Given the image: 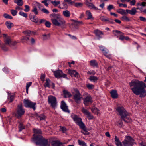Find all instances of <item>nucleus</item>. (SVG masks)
<instances>
[{
	"instance_id": "1",
	"label": "nucleus",
	"mask_w": 146,
	"mask_h": 146,
	"mask_svg": "<svg viewBox=\"0 0 146 146\" xmlns=\"http://www.w3.org/2000/svg\"><path fill=\"white\" fill-rule=\"evenodd\" d=\"M130 89L133 92L137 95H140V97H143L146 96V88L145 84L142 81L135 80L129 83Z\"/></svg>"
},
{
	"instance_id": "2",
	"label": "nucleus",
	"mask_w": 146,
	"mask_h": 146,
	"mask_svg": "<svg viewBox=\"0 0 146 146\" xmlns=\"http://www.w3.org/2000/svg\"><path fill=\"white\" fill-rule=\"evenodd\" d=\"M116 110L119 113L121 119L125 122H128L130 121V119L127 117L129 115L128 113L123 106H118Z\"/></svg>"
},
{
	"instance_id": "3",
	"label": "nucleus",
	"mask_w": 146,
	"mask_h": 146,
	"mask_svg": "<svg viewBox=\"0 0 146 146\" xmlns=\"http://www.w3.org/2000/svg\"><path fill=\"white\" fill-rule=\"evenodd\" d=\"M36 140L35 143L36 145H42V146H49L50 143L48 141V139H46L42 136H40L38 137H36Z\"/></svg>"
},
{
	"instance_id": "4",
	"label": "nucleus",
	"mask_w": 146,
	"mask_h": 146,
	"mask_svg": "<svg viewBox=\"0 0 146 146\" xmlns=\"http://www.w3.org/2000/svg\"><path fill=\"white\" fill-rule=\"evenodd\" d=\"M73 98L75 102L78 104H80L82 96L78 90L75 89L74 92L73 93Z\"/></svg>"
},
{
	"instance_id": "5",
	"label": "nucleus",
	"mask_w": 146,
	"mask_h": 146,
	"mask_svg": "<svg viewBox=\"0 0 146 146\" xmlns=\"http://www.w3.org/2000/svg\"><path fill=\"white\" fill-rule=\"evenodd\" d=\"M51 20L53 25L57 26L64 25L65 23V20L62 18L60 16L58 18H52Z\"/></svg>"
},
{
	"instance_id": "6",
	"label": "nucleus",
	"mask_w": 146,
	"mask_h": 146,
	"mask_svg": "<svg viewBox=\"0 0 146 146\" xmlns=\"http://www.w3.org/2000/svg\"><path fill=\"white\" fill-rule=\"evenodd\" d=\"M84 98L83 99V102L86 106H88L93 102L92 98L90 95L87 92H85L83 94Z\"/></svg>"
},
{
	"instance_id": "7",
	"label": "nucleus",
	"mask_w": 146,
	"mask_h": 146,
	"mask_svg": "<svg viewBox=\"0 0 146 146\" xmlns=\"http://www.w3.org/2000/svg\"><path fill=\"white\" fill-rule=\"evenodd\" d=\"M134 141V140L133 138L130 136H127L122 143L123 146H133Z\"/></svg>"
},
{
	"instance_id": "8",
	"label": "nucleus",
	"mask_w": 146,
	"mask_h": 146,
	"mask_svg": "<svg viewBox=\"0 0 146 146\" xmlns=\"http://www.w3.org/2000/svg\"><path fill=\"white\" fill-rule=\"evenodd\" d=\"M48 102L50 106L54 108L56 107L57 100L56 98L51 95L49 96L48 97Z\"/></svg>"
},
{
	"instance_id": "9",
	"label": "nucleus",
	"mask_w": 146,
	"mask_h": 146,
	"mask_svg": "<svg viewBox=\"0 0 146 146\" xmlns=\"http://www.w3.org/2000/svg\"><path fill=\"white\" fill-rule=\"evenodd\" d=\"M23 102L25 107L32 108L34 110H35L36 108L35 106L36 104V103L33 102L28 99H24Z\"/></svg>"
},
{
	"instance_id": "10",
	"label": "nucleus",
	"mask_w": 146,
	"mask_h": 146,
	"mask_svg": "<svg viewBox=\"0 0 146 146\" xmlns=\"http://www.w3.org/2000/svg\"><path fill=\"white\" fill-rule=\"evenodd\" d=\"M71 117L73 119L76 124L80 126L83 124L84 123L82 121V119L77 115L74 113H72L71 115Z\"/></svg>"
},
{
	"instance_id": "11",
	"label": "nucleus",
	"mask_w": 146,
	"mask_h": 146,
	"mask_svg": "<svg viewBox=\"0 0 146 146\" xmlns=\"http://www.w3.org/2000/svg\"><path fill=\"white\" fill-rule=\"evenodd\" d=\"M33 131L34 133L32 139L33 141L35 142L36 140V137H38L39 136H42L41 135L42 134V132L41 130L38 129H33Z\"/></svg>"
},
{
	"instance_id": "12",
	"label": "nucleus",
	"mask_w": 146,
	"mask_h": 146,
	"mask_svg": "<svg viewBox=\"0 0 146 146\" xmlns=\"http://www.w3.org/2000/svg\"><path fill=\"white\" fill-rule=\"evenodd\" d=\"M56 78L63 77L66 78L67 75L66 74H64L61 70H57L53 72Z\"/></svg>"
},
{
	"instance_id": "13",
	"label": "nucleus",
	"mask_w": 146,
	"mask_h": 146,
	"mask_svg": "<svg viewBox=\"0 0 146 146\" xmlns=\"http://www.w3.org/2000/svg\"><path fill=\"white\" fill-rule=\"evenodd\" d=\"M25 112V110L23 109L22 105H18L17 111V117L18 118L21 117L24 114Z\"/></svg>"
},
{
	"instance_id": "14",
	"label": "nucleus",
	"mask_w": 146,
	"mask_h": 146,
	"mask_svg": "<svg viewBox=\"0 0 146 146\" xmlns=\"http://www.w3.org/2000/svg\"><path fill=\"white\" fill-rule=\"evenodd\" d=\"M82 113L86 115L88 119L91 120L93 119L94 118L93 116L91 114L90 112L88 111L87 110L83 108L82 110Z\"/></svg>"
},
{
	"instance_id": "15",
	"label": "nucleus",
	"mask_w": 146,
	"mask_h": 146,
	"mask_svg": "<svg viewBox=\"0 0 146 146\" xmlns=\"http://www.w3.org/2000/svg\"><path fill=\"white\" fill-rule=\"evenodd\" d=\"M92 0H86V4L90 9L94 10H98V9L93 4L91 3L90 2Z\"/></svg>"
},
{
	"instance_id": "16",
	"label": "nucleus",
	"mask_w": 146,
	"mask_h": 146,
	"mask_svg": "<svg viewBox=\"0 0 146 146\" xmlns=\"http://www.w3.org/2000/svg\"><path fill=\"white\" fill-rule=\"evenodd\" d=\"M61 108L64 111L66 112H69L67 106L65 102L63 101H62L61 102Z\"/></svg>"
},
{
	"instance_id": "17",
	"label": "nucleus",
	"mask_w": 146,
	"mask_h": 146,
	"mask_svg": "<svg viewBox=\"0 0 146 146\" xmlns=\"http://www.w3.org/2000/svg\"><path fill=\"white\" fill-rule=\"evenodd\" d=\"M113 32L119 34L120 36L119 39L121 40H123L125 39V36H123L124 33L123 32L117 30H114Z\"/></svg>"
},
{
	"instance_id": "18",
	"label": "nucleus",
	"mask_w": 146,
	"mask_h": 146,
	"mask_svg": "<svg viewBox=\"0 0 146 146\" xmlns=\"http://www.w3.org/2000/svg\"><path fill=\"white\" fill-rule=\"evenodd\" d=\"M94 33L97 37L98 39L101 38L102 37L101 36V35H103V33L101 31L98 30H96L94 31Z\"/></svg>"
},
{
	"instance_id": "19",
	"label": "nucleus",
	"mask_w": 146,
	"mask_h": 146,
	"mask_svg": "<svg viewBox=\"0 0 146 146\" xmlns=\"http://www.w3.org/2000/svg\"><path fill=\"white\" fill-rule=\"evenodd\" d=\"M126 12L131 15H134L137 13V11L136 10V8L134 7L131 10L127 9Z\"/></svg>"
},
{
	"instance_id": "20",
	"label": "nucleus",
	"mask_w": 146,
	"mask_h": 146,
	"mask_svg": "<svg viewBox=\"0 0 146 146\" xmlns=\"http://www.w3.org/2000/svg\"><path fill=\"white\" fill-rule=\"evenodd\" d=\"M80 127L82 129V131H81V133L85 135L89 134V133L86 130L84 124L80 126Z\"/></svg>"
},
{
	"instance_id": "21",
	"label": "nucleus",
	"mask_w": 146,
	"mask_h": 146,
	"mask_svg": "<svg viewBox=\"0 0 146 146\" xmlns=\"http://www.w3.org/2000/svg\"><path fill=\"white\" fill-rule=\"evenodd\" d=\"M103 52L104 55L107 58L109 59L111 58V54H109V52L108 49L106 48L105 49V50Z\"/></svg>"
},
{
	"instance_id": "22",
	"label": "nucleus",
	"mask_w": 146,
	"mask_h": 146,
	"mask_svg": "<svg viewBox=\"0 0 146 146\" xmlns=\"http://www.w3.org/2000/svg\"><path fill=\"white\" fill-rule=\"evenodd\" d=\"M111 97L114 98H117L118 97V95L116 90H112L110 92Z\"/></svg>"
},
{
	"instance_id": "23",
	"label": "nucleus",
	"mask_w": 146,
	"mask_h": 146,
	"mask_svg": "<svg viewBox=\"0 0 146 146\" xmlns=\"http://www.w3.org/2000/svg\"><path fill=\"white\" fill-rule=\"evenodd\" d=\"M52 146H64L62 143L58 141H53L52 144Z\"/></svg>"
},
{
	"instance_id": "24",
	"label": "nucleus",
	"mask_w": 146,
	"mask_h": 146,
	"mask_svg": "<svg viewBox=\"0 0 146 146\" xmlns=\"http://www.w3.org/2000/svg\"><path fill=\"white\" fill-rule=\"evenodd\" d=\"M115 142L117 146H122V144L121 142L120 141L119 138L115 136L114 138Z\"/></svg>"
},
{
	"instance_id": "25",
	"label": "nucleus",
	"mask_w": 146,
	"mask_h": 146,
	"mask_svg": "<svg viewBox=\"0 0 146 146\" xmlns=\"http://www.w3.org/2000/svg\"><path fill=\"white\" fill-rule=\"evenodd\" d=\"M89 62L91 66L94 67H98V64L96 60H91Z\"/></svg>"
},
{
	"instance_id": "26",
	"label": "nucleus",
	"mask_w": 146,
	"mask_h": 146,
	"mask_svg": "<svg viewBox=\"0 0 146 146\" xmlns=\"http://www.w3.org/2000/svg\"><path fill=\"white\" fill-rule=\"evenodd\" d=\"M63 93L64 95V97L65 98H69L72 96L70 92L65 90H63Z\"/></svg>"
},
{
	"instance_id": "27",
	"label": "nucleus",
	"mask_w": 146,
	"mask_h": 146,
	"mask_svg": "<svg viewBox=\"0 0 146 146\" xmlns=\"http://www.w3.org/2000/svg\"><path fill=\"white\" fill-rule=\"evenodd\" d=\"M68 73L71 75H74L75 77H76L78 75V73L74 70H68Z\"/></svg>"
},
{
	"instance_id": "28",
	"label": "nucleus",
	"mask_w": 146,
	"mask_h": 146,
	"mask_svg": "<svg viewBox=\"0 0 146 146\" xmlns=\"http://www.w3.org/2000/svg\"><path fill=\"white\" fill-rule=\"evenodd\" d=\"M11 40L9 37H7V38L5 39L4 42L5 44L9 46H11Z\"/></svg>"
},
{
	"instance_id": "29",
	"label": "nucleus",
	"mask_w": 146,
	"mask_h": 146,
	"mask_svg": "<svg viewBox=\"0 0 146 146\" xmlns=\"http://www.w3.org/2000/svg\"><path fill=\"white\" fill-rule=\"evenodd\" d=\"M63 14L65 17L67 18L70 17V12L67 10L63 11Z\"/></svg>"
},
{
	"instance_id": "30",
	"label": "nucleus",
	"mask_w": 146,
	"mask_h": 146,
	"mask_svg": "<svg viewBox=\"0 0 146 146\" xmlns=\"http://www.w3.org/2000/svg\"><path fill=\"white\" fill-rule=\"evenodd\" d=\"M30 20L33 22L37 23L38 21V18L34 16H32L29 17Z\"/></svg>"
},
{
	"instance_id": "31",
	"label": "nucleus",
	"mask_w": 146,
	"mask_h": 146,
	"mask_svg": "<svg viewBox=\"0 0 146 146\" xmlns=\"http://www.w3.org/2000/svg\"><path fill=\"white\" fill-rule=\"evenodd\" d=\"M5 23L7 28L9 29H11V27L14 26L13 24L10 21H7Z\"/></svg>"
},
{
	"instance_id": "32",
	"label": "nucleus",
	"mask_w": 146,
	"mask_h": 146,
	"mask_svg": "<svg viewBox=\"0 0 146 146\" xmlns=\"http://www.w3.org/2000/svg\"><path fill=\"white\" fill-rule=\"evenodd\" d=\"M86 16L88 17L87 18V19H89L92 18V16L90 11L88 10L86 11Z\"/></svg>"
},
{
	"instance_id": "33",
	"label": "nucleus",
	"mask_w": 146,
	"mask_h": 146,
	"mask_svg": "<svg viewBox=\"0 0 146 146\" xmlns=\"http://www.w3.org/2000/svg\"><path fill=\"white\" fill-rule=\"evenodd\" d=\"M14 2L16 3L19 6H22L23 4L22 0H15L14 1Z\"/></svg>"
},
{
	"instance_id": "34",
	"label": "nucleus",
	"mask_w": 146,
	"mask_h": 146,
	"mask_svg": "<svg viewBox=\"0 0 146 146\" xmlns=\"http://www.w3.org/2000/svg\"><path fill=\"white\" fill-rule=\"evenodd\" d=\"M117 11L118 13L121 15H126L127 12H126L125 10L122 9H119L117 10Z\"/></svg>"
},
{
	"instance_id": "35",
	"label": "nucleus",
	"mask_w": 146,
	"mask_h": 146,
	"mask_svg": "<svg viewBox=\"0 0 146 146\" xmlns=\"http://www.w3.org/2000/svg\"><path fill=\"white\" fill-rule=\"evenodd\" d=\"M89 80L91 81L95 82L98 80V78L95 76H91L89 78Z\"/></svg>"
},
{
	"instance_id": "36",
	"label": "nucleus",
	"mask_w": 146,
	"mask_h": 146,
	"mask_svg": "<svg viewBox=\"0 0 146 146\" xmlns=\"http://www.w3.org/2000/svg\"><path fill=\"white\" fill-rule=\"evenodd\" d=\"M78 142L80 145L82 146H87L86 143L78 139Z\"/></svg>"
},
{
	"instance_id": "37",
	"label": "nucleus",
	"mask_w": 146,
	"mask_h": 146,
	"mask_svg": "<svg viewBox=\"0 0 146 146\" xmlns=\"http://www.w3.org/2000/svg\"><path fill=\"white\" fill-rule=\"evenodd\" d=\"M15 95L13 94H10L8 96V99L10 102H12L14 99Z\"/></svg>"
},
{
	"instance_id": "38",
	"label": "nucleus",
	"mask_w": 146,
	"mask_h": 146,
	"mask_svg": "<svg viewBox=\"0 0 146 146\" xmlns=\"http://www.w3.org/2000/svg\"><path fill=\"white\" fill-rule=\"evenodd\" d=\"M50 35L49 34L47 35L44 34L43 35V38L44 40H46L49 39L50 38Z\"/></svg>"
},
{
	"instance_id": "39",
	"label": "nucleus",
	"mask_w": 146,
	"mask_h": 146,
	"mask_svg": "<svg viewBox=\"0 0 146 146\" xmlns=\"http://www.w3.org/2000/svg\"><path fill=\"white\" fill-rule=\"evenodd\" d=\"M51 3L54 6L56 7L60 4V1H59L54 0V1H51Z\"/></svg>"
},
{
	"instance_id": "40",
	"label": "nucleus",
	"mask_w": 146,
	"mask_h": 146,
	"mask_svg": "<svg viewBox=\"0 0 146 146\" xmlns=\"http://www.w3.org/2000/svg\"><path fill=\"white\" fill-rule=\"evenodd\" d=\"M50 80L49 79H46V82L44 84V87L45 88L48 87L49 88L50 87L49 82Z\"/></svg>"
},
{
	"instance_id": "41",
	"label": "nucleus",
	"mask_w": 146,
	"mask_h": 146,
	"mask_svg": "<svg viewBox=\"0 0 146 146\" xmlns=\"http://www.w3.org/2000/svg\"><path fill=\"white\" fill-rule=\"evenodd\" d=\"M121 19L124 21H130L129 19L125 16H122L121 18Z\"/></svg>"
},
{
	"instance_id": "42",
	"label": "nucleus",
	"mask_w": 146,
	"mask_h": 146,
	"mask_svg": "<svg viewBox=\"0 0 146 146\" xmlns=\"http://www.w3.org/2000/svg\"><path fill=\"white\" fill-rule=\"evenodd\" d=\"M86 87L89 90H91L94 88V85L90 84H88L86 85Z\"/></svg>"
},
{
	"instance_id": "43",
	"label": "nucleus",
	"mask_w": 146,
	"mask_h": 146,
	"mask_svg": "<svg viewBox=\"0 0 146 146\" xmlns=\"http://www.w3.org/2000/svg\"><path fill=\"white\" fill-rule=\"evenodd\" d=\"M51 17H53V18H58L59 17H60V15L58 14H56L55 13L51 14L50 15Z\"/></svg>"
},
{
	"instance_id": "44",
	"label": "nucleus",
	"mask_w": 146,
	"mask_h": 146,
	"mask_svg": "<svg viewBox=\"0 0 146 146\" xmlns=\"http://www.w3.org/2000/svg\"><path fill=\"white\" fill-rule=\"evenodd\" d=\"M37 117L38 119H39L40 120H44L46 117L44 115L42 114L38 116Z\"/></svg>"
},
{
	"instance_id": "45",
	"label": "nucleus",
	"mask_w": 146,
	"mask_h": 146,
	"mask_svg": "<svg viewBox=\"0 0 146 146\" xmlns=\"http://www.w3.org/2000/svg\"><path fill=\"white\" fill-rule=\"evenodd\" d=\"M60 131H61L63 133H65L66 131V128L64 127L60 126Z\"/></svg>"
},
{
	"instance_id": "46",
	"label": "nucleus",
	"mask_w": 146,
	"mask_h": 146,
	"mask_svg": "<svg viewBox=\"0 0 146 146\" xmlns=\"http://www.w3.org/2000/svg\"><path fill=\"white\" fill-rule=\"evenodd\" d=\"M3 16L5 18L9 19H12L13 18L11 16L9 15L7 13L4 14L3 15Z\"/></svg>"
},
{
	"instance_id": "47",
	"label": "nucleus",
	"mask_w": 146,
	"mask_h": 146,
	"mask_svg": "<svg viewBox=\"0 0 146 146\" xmlns=\"http://www.w3.org/2000/svg\"><path fill=\"white\" fill-rule=\"evenodd\" d=\"M29 40V37H28L27 36L23 37V38L21 39V40L23 43L24 42V40H25L26 41H28Z\"/></svg>"
},
{
	"instance_id": "48",
	"label": "nucleus",
	"mask_w": 146,
	"mask_h": 146,
	"mask_svg": "<svg viewBox=\"0 0 146 146\" xmlns=\"http://www.w3.org/2000/svg\"><path fill=\"white\" fill-rule=\"evenodd\" d=\"M114 8V7L112 5H110L107 7V9L109 11H110L112 9Z\"/></svg>"
},
{
	"instance_id": "49",
	"label": "nucleus",
	"mask_w": 146,
	"mask_h": 146,
	"mask_svg": "<svg viewBox=\"0 0 146 146\" xmlns=\"http://www.w3.org/2000/svg\"><path fill=\"white\" fill-rule=\"evenodd\" d=\"M19 14L21 16H23V17L27 18V14L23 12H20L19 13Z\"/></svg>"
},
{
	"instance_id": "50",
	"label": "nucleus",
	"mask_w": 146,
	"mask_h": 146,
	"mask_svg": "<svg viewBox=\"0 0 146 146\" xmlns=\"http://www.w3.org/2000/svg\"><path fill=\"white\" fill-rule=\"evenodd\" d=\"M1 48L4 51H7L8 50V48L6 46L5 44H3L0 46Z\"/></svg>"
},
{
	"instance_id": "51",
	"label": "nucleus",
	"mask_w": 146,
	"mask_h": 146,
	"mask_svg": "<svg viewBox=\"0 0 146 146\" xmlns=\"http://www.w3.org/2000/svg\"><path fill=\"white\" fill-rule=\"evenodd\" d=\"M11 12L12 15L14 16L16 15L17 13V11L16 10L13 9L11 10Z\"/></svg>"
},
{
	"instance_id": "52",
	"label": "nucleus",
	"mask_w": 146,
	"mask_h": 146,
	"mask_svg": "<svg viewBox=\"0 0 146 146\" xmlns=\"http://www.w3.org/2000/svg\"><path fill=\"white\" fill-rule=\"evenodd\" d=\"M25 9H24V10L26 12H28L30 10V7L29 6L25 5Z\"/></svg>"
},
{
	"instance_id": "53",
	"label": "nucleus",
	"mask_w": 146,
	"mask_h": 146,
	"mask_svg": "<svg viewBox=\"0 0 146 146\" xmlns=\"http://www.w3.org/2000/svg\"><path fill=\"white\" fill-rule=\"evenodd\" d=\"M19 131H21L23 129H24V127L23 125V124L21 123H20L19 126Z\"/></svg>"
},
{
	"instance_id": "54",
	"label": "nucleus",
	"mask_w": 146,
	"mask_h": 146,
	"mask_svg": "<svg viewBox=\"0 0 146 146\" xmlns=\"http://www.w3.org/2000/svg\"><path fill=\"white\" fill-rule=\"evenodd\" d=\"M74 22L76 23V24L78 25H79L83 24V22L81 21H78L76 20H74Z\"/></svg>"
},
{
	"instance_id": "55",
	"label": "nucleus",
	"mask_w": 146,
	"mask_h": 146,
	"mask_svg": "<svg viewBox=\"0 0 146 146\" xmlns=\"http://www.w3.org/2000/svg\"><path fill=\"white\" fill-rule=\"evenodd\" d=\"M41 10L43 13L46 14H48L49 13V12L48 11V10L45 8L42 9Z\"/></svg>"
},
{
	"instance_id": "56",
	"label": "nucleus",
	"mask_w": 146,
	"mask_h": 146,
	"mask_svg": "<svg viewBox=\"0 0 146 146\" xmlns=\"http://www.w3.org/2000/svg\"><path fill=\"white\" fill-rule=\"evenodd\" d=\"M106 22L109 23L110 24H113L114 23V22L113 21L112 19H110L109 18L107 19Z\"/></svg>"
},
{
	"instance_id": "57",
	"label": "nucleus",
	"mask_w": 146,
	"mask_h": 146,
	"mask_svg": "<svg viewBox=\"0 0 146 146\" xmlns=\"http://www.w3.org/2000/svg\"><path fill=\"white\" fill-rule=\"evenodd\" d=\"M32 11L34 12L36 15H37L38 14L37 9L36 7L34 8L32 10Z\"/></svg>"
},
{
	"instance_id": "58",
	"label": "nucleus",
	"mask_w": 146,
	"mask_h": 146,
	"mask_svg": "<svg viewBox=\"0 0 146 146\" xmlns=\"http://www.w3.org/2000/svg\"><path fill=\"white\" fill-rule=\"evenodd\" d=\"M45 24L46 27H50L51 24L50 22L46 21L45 22Z\"/></svg>"
},
{
	"instance_id": "59",
	"label": "nucleus",
	"mask_w": 146,
	"mask_h": 146,
	"mask_svg": "<svg viewBox=\"0 0 146 146\" xmlns=\"http://www.w3.org/2000/svg\"><path fill=\"white\" fill-rule=\"evenodd\" d=\"M100 19L103 21L104 22H106L107 19L106 17L102 16L100 17Z\"/></svg>"
},
{
	"instance_id": "60",
	"label": "nucleus",
	"mask_w": 146,
	"mask_h": 146,
	"mask_svg": "<svg viewBox=\"0 0 146 146\" xmlns=\"http://www.w3.org/2000/svg\"><path fill=\"white\" fill-rule=\"evenodd\" d=\"M140 20L143 22H146V18L142 16L139 17Z\"/></svg>"
},
{
	"instance_id": "61",
	"label": "nucleus",
	"mask_w": 146,
	"mask_h": 146,
	"mask_svg": "<svg viewBox=\"0 0 146 146\" xmlns=\"http://www.w3.org/2000/svg\"><path fill=\"white\" fill-rule=\"evenodd\" d=\"M47 0L42 1H41V3H44V5L46 7H48V4L47 2Z\"/></svg>"
},
{
	"instance_id": "62",
	"label": "nucleus",
	"mask_w": 146,
	"mask_h": 146,
	"mask_svg": "<svg viewBox=\"0 0 146 146\" xmlns=\"http://www.w3.org/2000/svg\"><path fill=\"white\" fill-rule=\"evenodd\" d=\"M32 84V82H30L27 83L26 88L29 89V87Z\"/></svg>"
},
{
	"instance_id": "63",
	"label": "nucleus",
	"mask_w": 146,
	"mask_h": 146,
	"mask_svg": "<svg viewBox=\"0 0 146 146\" xmlns=\"http://www.w3.org/2000/svg\"><path fill=\"white\" fill-rule=\"evenodd\" d=\"M75 6L76 7H79L82 6L83 4L80 3H75Z\"/></svg>"
},
{
	"instance_id": "64",
	"label": "nucleus",
	"mask_w": 146,
	"mask_h": 146,
	"mask_svg": "<svg viewBox=\"0 0 146 146\" xmlns=\"http://www.w3.org/2000/svg\"><path fill=\"white\" fill-rule=\"evenodd\" d=\"M136 3V1L135 0H132L130 2V5H134Z\"/></svg>"
}]
</instances>
